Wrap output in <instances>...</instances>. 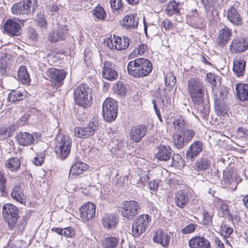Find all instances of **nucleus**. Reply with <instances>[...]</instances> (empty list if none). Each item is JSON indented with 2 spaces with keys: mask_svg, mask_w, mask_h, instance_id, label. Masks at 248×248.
<instances>
[{
  "mask_svg": "<svg viewBox=\"0 0 248 248\" xmlns=\"http://www.w3.org/2000/svg\"><path fill=\"white\" fill-rule=\"evenodd\" d=\"M190 248H211L209 241L202 236H195L189 241Z\"/></svg>",
  "mask_w": 248,
  "mask_h": 248,
  "instance_id": "nucleus-21",
  "label": "nucleus"
},
{
  "mask_svg": "<svg viewBox=\"0 0 248 248\" xmlns=\"http://www.w3.org/2000/svg\"><path fill=\"white\" fill-rule=\"evenodd\" d=\"M176 80L174 75L171 72L166 75L165 83L168 87L172 89L176 84Z\"/></svg>",
  "mask_w": 248,
  "mask_h": 248,
  "instance_id": "nucleus-47",
  "label": "nucleus"
},
{
  "mask_svg": "<svg viewBox=\"0 0 248 248\" xmlns=\"http://www.w3.org/2000/svg\"><path fill=\"white\" fill-rule=\"evenodd\" d=\"M227 18L230 22L235 26H241L242 19L237 10L231 7L227 11Z\"/></svg>",
  "mask_w": 248,
  "mask_h": 248,
  "instance_id": "nucleus-28",
  "label": "nucleus"
},
{
  "mask_svg": "<svg viewBox=\"0 0 248 248\" xmlns=\"http://www.w3.org/2000/svg\"><path fill=\"white\" fill-rule=\"evenodd\" d=\"M162 26L166 30H170L172 28L173 24L170 20L166 19L162 22Z\"/></svg>",
  "mask_w": 248,
  "mask_h": 248,
  "instance_id": "nucleus-61",
  "label": "nucleus"
},
{
  "mask_svg": "<svg viewBox=\"0 0 248 248\" xmlns=\"http://www.w3.org/2000/svg\"><path fill=\"white\" fill-rule=\"evenodd\" d=\"M248 45L247 41L240 38H235L230 46V49L233 53H240L247 49Z\"/></svg>",
  "mask_w": 248,
  "mask_h": 248,
  "instance_id": "nucleus-20",
  "label": "nucleus"
},
{
  "mask_svg": "<svg viewBox=\"0 0 248 248\" xmlns=\"http://www.w3.org/2000/svg\"><path fill=\"white\" fill-rule=\"evenodd\" d=\"M117 102L112 98H108L104 101L102 106L103 116L105 121L111 122L117 115Z\"/></svg>",
  "mask_w": 248,
  "mask_h": 248,
  "instance_id": "nucleus-4",
  "label": "nucleus"
},
{
  "mask_svg": "<svg viewBox=\"0 0 248 248\" xmlns=\"http://www.w3.org/2000/svg\"><path fill=\"white\" fill-rule=\"evenodd\" d=\"M67 33V27L65 26H59L56 31L49 33L48 39L50 42L55 43L58 41L64 40Z\"/></svg>",
  "mask_w": 248,
  "mask_h": 248,
  "instance_id": "nucleus-17",
  "label": "nucleus"
},
{
  "mask_svg": "<svg viewBox=\"0 0 248 248\" xmlns=\"http://www.w3.org/2000/svg\"><path fill=\"white\" fill-rule=\"evenodd\" d=\"M224 179L227 186L231 185L234 180L233 174L230 171H226L224 172Z\"/></svg>",
  "mask_w": 248,
  "mask_h": 248,
  "instance_id": "nucleus-53",
  "label": "nucleus"
},
{
  "mask_svg": "<svg viewBox=\"0 0 248 248\" xmlns=\"http://www.w3.org/2000/svg\"><path fill=\"white\" fill-rule=\"evenodd\" d=\"M172 138L173 143L177 148L181 149L184 146L186 142L181 132H175Z\"/></svg>",
  "mask_w": 248,
  "mask_h": 248,
  "instance_id": "nucleus-39",
  "label": "nucleus"
},
{
  "mask_svg": "<svg viewBox=\"0 0 248 248\" xmlns=\"http://www.w3.org/2000/svg\"><path fill=\"white\" fill-rule=\"evenodd\" d=\"M155 156L158 160L166 161L172 157V151L169 146L160 145L155 151Z\"/></svg>",
  "mask_w": 248,
  "mask_h": 248,
  "instance_id": "nucleus-16",
  "label": "nucleus"
},
{
  "mask_svg": "<svg viewBox=\"0 0 248 248\" xmlns=\"http://www.w3.org/2000/svg\"><path fill=\"white\" fill-rule=\"evenodd\" d=\"M17 77L18 79L24 84H28L30 81L29 74L25 66H21L18 71Z\"/></svg>",
  "mask_w": 248,
  "mask_h": 248,
  "instance_id": "nucleus-38",
  "label": "nucleus"
},
{
  "mask_svg": "<svg viewBox=\"0 0 248 248\" xmlns=\"http://www.w3.org/2000/svg\"><path fill=\"white\" fill-rule=\"evenodd\" d=\"M211 163L207 158H200L195 163L193 168L197 171H203L209 169Z\"/></svg>",
  "mask_w": 248,
  "mask_h": 248,
  "instance_id": "nucleus-35",
  "label": "nucleus"
},
{
  "mask_svg": "<svg viewBox=\"0 0 248 248\" xmlns=\"http://www.w3.org/2000/svg\"><path fill=\"white\" fill-rule=\"evenodd\" d=\"M186 143L191 140L195 135V132L192 129L189 128L188 126L181 132Z\"/></svg>",
  "mask_w": 248,
  "mask_h": 248,
  "instance_id": "nucleus-43",
  "label": "nucleus"
},
{
  "mask_svg": "<svg viewBox=\"0 0 248 248\" xmlns=\"http://www.w3.org/2000/svg\"><path fill=\"white\" fill-rule=\"evenodd\" d=\"M6 179L4 177L3 174L0 172V192L1 195L4 196L6 193L5 188Z\"/></svg>",
  "mask_w": 248,
  "mask_h": 248,
  "instance_id": "nucleus-55",
  "label": "nucleus"
},
{
  "mask_svg": "<svg viewBox=\"0 0 248 248\" xmlns=\"http://www.w3.org/2000/svg\"><path fill=\"white\" fill-rule=\"evenodd\" d=\"M38 6L37 0H23L13 5L11 10L13 14L31 16Z\"/></svg>",
  "mask_w": 248,
  "mask_h": 248,
  "instance_id": "nucleus-2",
  "label": "nucleus"
},
{
  "mask_svg": "<svg viewBox=\"0 0 248 248\" xmlns=\"http://www.w3.org/2000/svg\"><path fill=\"white\" fill-rule=\"evenodd\" d=\"M153 240L163 247L167 248L170 240V237L166 231L158 229L153 232Z\"/></svg>",
  "mask_w": 248,
  "mask_h": 248,
  "instance_id": "nucleus-15",
  "label": "nucleus"
},
{
  "mask_svg": "<svg viewBox=\"0 0 248 248\" xmlns=\"http://www.w3.org/2000/svg\"><path fill=\"white\" fill-rule=\"evenodd\" d=\"M97 121L93 118L89 124L84 127H76L74 129V134L78 138L85 139L92 136L98 129Z\"/></svg>",
  "mask_w": 248,
  "mask_h": 248,
  "instance_id": "nucleus-9",
  "label": "nucleus"
},
{
  "mask_svg": "<svg viewBox=\"0 0 248 248\" xmlns=\"http://www.w3.org/2000/svg\"><path fill=\"white\" fill-rule=\"evenodd\" d=\"M5 165L11 171H16L20 166V161L16 157L11 158L7 161Z\"/></svg>",
  "mask_w": 248,
  "mask_h": 248,
  "instance_id": "nucleus-41",
  "label": "nucleus"
},
{
  "mask_svg": "<svg viewBox=\"0 0 248 248\" xmlns=\"http://www.w3.org/2000/svg\"><path fill=\"white\" fill-rule=\"evenodd\" d=\"M18 143L22 146H29L34 143L41 138V135L35 133L34 135L29 132H20L16 136Z\"/></svg>",
  "mask_w": 248,
  "mask_h": 248,
  "instance_id": "nucleus-11",
  "label": "nucleus"
},
{
  "mask_svg": "<svg viewBox=\"0 0 248 248\" xmlns=\"http://www.w3.org/2000/svg\"><path fill=\"white\" fill-rule=\"evenodd\" d=\"M197 106V109L201 114V117L205 118L209 112V106L207 104H205L203 101L200 104H194Z\"/></svg>",
  "mask_w": 248,
  "mask_h": 248,
  "instance_id": "nucleus-45",
  "label": "nucleus"
},
{
  "mask_svg": "<svg viewBox=\"0 0 248 248\" xmlns=\"http://www.w3.org/2000/svg\"><path fill=\"white\" fill-rule=\"evenodd\" d=\"M118 239L115 237L109 236L105 238L102 241L104 248H114L118 244Z\"/></svg>",
  "mask_w": 248,
  "mask_h": 248,
  "instance_id": "nucleus-40",
  "label": "nucleus"
},
{
  "mask_svg": "<svg viewBox=\"0 0 248 248\" xmlns=\"http://www.w3.org/2000/svg\"><path fill=\"white\" fill-rule=\"evenodd\" d=\"M9 248H26V243L21 240L15 241Z\"/></svg>",
  "mask_w": 248,
  "mask_h": 248,
  "instance_id": "nucleus-57",
  "label": "nucleus"
},
{
  "mask_svg": "<svg viewBox=\"0 0 248 248\" xmlns=\"http://www.w3.org/2000/svg\"><path fill=\"white\" fill-rule=\"evenodd\" d=\"M139 62L138 59L134 61H131L129 62L127 66L128 74L132 77L136 78H141Z\"/></svg>",
  "mask_w": 248,
  "mask_h": 248,
  "instance_id": "nucleus-31",
  "label": "nucleus"
},
{
  "mask_svg": "<svg viewBox=\"0 0 248 248\" xmlns=\"http://www.w3.org/2000/svg\"><path fill=\"white\" fill-rule=\"evenodd\" d=\"M189 201L188 194L183 191H179L175 194L174 202L176 206L183 208L187 204Z\"/></svg>",
  "mask_w": 248,
  "mask_h": 248,
  "instance_id": "nucleus-29",
  "label": "nucleus"
},
{
  "mask_svg": "<svg viewBox=\"0 0 248 248\" xmlns=\"http://www.w3.org/2000/svg\"><path fill=\"white\" fill-rule=\"evenodd\" d=\"M178 4L174 0H172L167 4L166 12L167 14L169 16L178 13L179 10L178 9Z\"/></svg>",
  "mask_w": 248,
  "mask_h": 248,
  "instance_id": "nucleus-42",
  "label": "nucleus"
},
{
  "mask_svg": "<svg viewBox=\"0 0 248 248\" xmlns=\"http://www.w3.org/2000/svg\"><path fill=\"white\" fill-rule=\"evenodd\" d=\"M139 20L137 15H127L124 19V26L127 29L132 30L137 27Z\"/></svg>",
  "mask_w": 248,
  "mask_h": 248,
  "instance_id": "nucleus-34",
  "label": "nucleus"
},
{
  "mask_svg": "<svg viewBox=\"0 0 248 248\" xmlns=\"http://www.w3.org/2000/svg\"><path fill=\"white\" fill-rule=\"evenodd\" d=\"M105 43L110 49L117 50L125 49L129 45L127 38H122L115 35H114L112 38H108Z\"/></svg>",
  "mask_w": 248,
  "mask_h": 248,
  "instance_id": "nucleus-10",
  "label": "nucleus"
},
{
  "mask_svg": "<svg viewBox=\"0 0 248 248\" xmlns=\"http://www.w3.org/2000/svg\"><path fill=\"white\" fill-rule=\"evenodd\" d=\"M187 89L194 104H200L203 101L204 86L200 79L190 78L187 82Z\"/></svg>",
  "mask_w": 248,
  "mask_h": 248,
  "instance_id": "nucleus-1",
  "label": "nucleus"
},
{
  "mask_svg": "<svg viewBox=\"0 0 248 248\" xmlns=\"http://www.w3.org/2000/svg\"><path fill=\"white\" fill-rule=\"evenodd\" d=\"M56 144L55 152L61 158L65 159L70 154L72 140L67 136H63L61 140H57Z\"/></svg>",
  "mask_w": 248,
  "mask_h": 248,
  "instance_id": "nucleus-6",
  "label": "nucleus"
},
{
  "mask_svg": "<svg viewBox=\"0 0 248 248\" xmlns=\"http://www.w3.org/2000/svg\"><path fill=\"white\" fill-rule=\"evenodd\" d=\"M139 203L135 201H124L121 205V215L128 220H132L138 214Z\"/></svg>",
  "mask_w": 248,
  "mask_h": 248,
  "instance_id": "nucleus-8",
  "label": "nucleus"
},
{
  "mask_svg": "<svg viewBox=\"0 0 248 248\" xmlns=\"http://www.w3.org/2000/svg\"><path fill=\"white\" fill-rule=\"evenodd\" d=\"M245 63V62L241 59H237L234 61L233 70L237 77H240L244 75Z\"/></svg>",
  "mask_w": 248,
  "mask_h": 248,
  "instance_id": "nucleus-37",
  "label": "nucleus"
},
{
  "mask_svg": "<svg viewBox=\"0 0 248 248\" xmlns=\"http://www.w3.org/2000/svg\"><path fill=\"white\" fill-rule=\"evenodd\" d=\"M6 32L12 35H19L21 29L20 24L14 19H8L4 26Z\"/></svg>",
  "mask_w": 248,
  "mask_h": 248,
  "instance_id": "nucleus-22",
  "label": "nucleus"
},
{
  "mask_svg": "<svg viewBox=\"0 0 248 248\" xmlns=\"http://www.w3.org/2000/svg\"><path fill=\"white\" fill-rule=\"evenodd\" d=\"M202 222L203 224L210 225L212 222V215L206 211H204L202 213Z\"/></svg>",
  "mask_w": 248,
  "mask_h": 248,
  "instance_id": "nucleus-54",
  "label": "nucleus"
},
{
  "mask_svg": "<svg viewBox=\"0 0 248 248\" xmlns=\"http://www.w3.org/2000/svg\"><path fill=\"white\" fill-rule=\"evenodd\" d=\"M216 0H202L205 9H209L214 6Z\"/></svg>",
  "mask_w": 248,
  "mask_h": 248,
  "instance_id": "nucleus-60",
  "label": "nucleus"
},
{
  "mask_svg": "<svg viewBox=\"0 0 248 248\" xmlns=\"http://www.w3.org/2000/svg\"><path fill=\"white\" fill-rule=\"evenodd\" d=\"M214 108L218 116H223L227 112V108L223 100V93L218 91L214 95Z\"/></svg>",
  "mask_w": 248,
  "mask_h": 248,
  "instance_id": "nucleus-13",
  "label": "nucleus"
},
{
  "mask_svg": "<svg viewBox=\"0 0 248 248\" xmlns=\"http://www.w3.org/2000/svg\"><path fill=\"white\" fill-rule=\"evenodd\" d=\"M46 75L50 79L54 80L60 83L64 79L66 73L62 69L51 68L47 70Z\"/></svg>",
  "mask_w": 248,
  "mask_h": 248,
  "instance_id": "nucleus-26",
  "label": "nucleus"
},
{
  "mask_svg": "<svg viewBox=\"0 0 248 248\" xmlns=\"http://www.w3.org/2000/svg\"><path fill=\"white\" fill-rule=\"evenodd\" d=\"M171 119L172 127L175 132H181L188 126L187 123L182 116L173 117Z\"/></svg>",
  "mask_w": 248,
  "mask_h": 248,
  "instance_id": "nucleus-30",
  "label": "nucleus"
},
{
  "mask_svg": "<svg viewBox=\"0 0 248 248\" xmlns=\"http://www.w3.org/2000/svg\"><path fill=\"white\" fill-rule=\"evenodd\" d=\"M93 14L96 18L103 20L106 15L104 9L101 6H97L93 10Z\"/></svg>",
  "mask_w": 248,
  "mask_h": 248,
  "instance_id": "nucleus-50",
  "label": "nucleus"
},
{
  "mask_svg": "<svg viewBox=\"0 0 248 248\" xmlns=\"http://www.w3.org/2000/svg\"><path fill=\"white\" fill-rule=\"evenodd\" d=\"M10 194L13 199L19 203H23L24 202L25 195L21 184L15 186L11 190Z\"/></svg>",
  "mask_w": 248,
  "mask_h": 248,
  "instance_id": "nucleus-32",
  "label": "nucleus"
},
{
  "mask_svg": "<svg viewBox=\"0 0 248 248\" xmlns=\"http://www.w3.org/2000/svg\"><path fill=\"white\" fill-rule=\"evenodd\" d=\"M232 34L231 30L224 25L223 28L219 30L218 36L216 39L217 45L220 47L224 46L228 42Z\"/></svg>",
  "mask_w": 248,
  "mask_h": 248,
  "instance_id": "nucleus-18",
  "label": "nucleus"
},
{
  "mask_svg": "<svg viewBox=\"0 0 248 248\" xmlns=\"http://www.w3.org/2000/svg\"><path fill=\"white\" fill-rule=\"evenodd\" d=\"M43 162V159L42 157H35L33 160V163L36 166H40Z\"/></svg>",
  "mask_w": 248,
  "mask_h": 248,
  "instance_id": "nucleus-62",
  "label": "nucleus"
},
{
  "mask_svg": "<svg viewBox=\"0 0 248 248\" xmlns=\"http://www.w3.org/2000/svg\"><path fill=\"white\" fill-rule=\"evenodd\" d=\"M215 243L218 248H224V245L223 243L218 238H216L215 239Z\"/></svg>",
  "mask_w": 248,
  "mask_h": 248,
  "instance_id": "nucleus-64",
  "label": "nucleus"
},
{
  "mask_svg": "<svg viewBox=\"0 0 248 248\" xmlns=\"http://www.w3.org/2000/svg\"><path fill=\"white\" fill-rule=\"evenodd\" d=\"M140 70V77H144L148 76L152 71L153 69L151 62L148 59L143 58H138Z\"/></svg>",
  "mask_w": 248,
  "mask_h": 248,
  "instance_id": "nucleus-27",
  "label": "nucleus"
},
{
  "mask_svg": "<svg viewBox=\"0 0 248 248\" xmlns=\"http://www.w3.org/2000/svg\"><path fill=\"white\" fill-rule=\"evenodd\" d=\"M35 20L41 30H44L46 29L47 24L44 15L41 13L38 14L36 16Z\"/></svg>",
  "mask_w": 248,
  "mask_h": 248,
  "instance_id": "nucleus-49",
  "label": "nucleus"
},
{
  "mask_svg": "<svg viewBox=\"0 0 248 248\" xmlns=\"http://www.w3.org/2000/svg\"><path fill=\"white\" fill-rule=\"evenodd\" d=\"M102 222L105 228L113 229L119 222V217L114 214H106L102 218Z\"/></svg>",
  "mask_w": 248,
  "mask_h": 248,
  "instance_id": "nucleus-23",
  "label": "nucleus"
},
{
  "mask_svg": "<svg viewBox=\"0 0 248 248\" xmlns=\"http://www.w3.org/2000/svg\"><path fill=\"white\" fill-rule=\"evenodd\" d=\"M10 65L9 60L6 57H1L0 59V74L4 75L7 72Z\"/></svg>",
  "mask_w": 248,
  "mask_h": 248,
  "instance_id": "nucleus-46",
  "label": "nucleus"
},
{
  "mask_svg": "<svg viewBox=\"0 0 248 248\" xmlns=\"http://www.w3.org/2000/svg\"><path fill=\"white\" fill-rule=\"evenodd\" d=\"M24 95L19 91H12L8 95V99L9 101L15 102L22 100Z\"/></svg>",
  "mask_w": 248,
  "mask_h": 248,
  "instance_id": "nucleus-44",
  "label": "nucleus"
},
{
  "mask_svg": "<svg viewBox=\"0 0 248 248\" xmlns=\"http://www.w3.org/2000/svg\"><path fill=\"white\" fill-rule=\"evenodd\" d=\"M151 217L148 215L139 216L134 221L132 227V233L135 237H138L149 227Z\"/></svg>",
  "mask_w": 248,
  "mask_h": 248,
  "instance_id": "nucleus-5",
  "label": "nucleus"
},
{
  "mask_svg": "<svg viewBox=\"0 0 248 248\" xmlns=\"http://www.w3.org/2000/svg\"><path fill=\"white\" fill-rule=\"evenodd\" d=\"M214 204L217 208L218 214L220 217H227L231 215L229 206L221 199L215 198Z\"/></svg>",
  "mask_w": 248,
  "mask_h": 248,
  "instance_id": "nucleus-24",
  "label": "nucleus"
},
{
  "mask_svg": "<svg viewBox=\"0 0 248 248\" xmlns=\"http://www.w3.org/2000/svg\"><path fill=\"white\" fill-rule=\"evenodd\" d=\"M63 234L66 237L72 238L75 235V230L71 227L64 228Z\"/></svg>",
  "mask_w": 248,
  "mask_h": 248,
  "instance_id": "nucleus-58",
  "label": "nucleus"
},
{
  "mask_svg": "<svg viewBox=\"0 0 248 248\" xmlns=\"http://www.w3.org/2000/svg\"><path fill=\"white\" fill-rule=\"evenodd\" d=\"M198 225L197 224L193 223L189 224L182 229V232L184 234H188L192 233L195 231L196 227Z\"/></svg>",
  "mask_w": 248,
  "mask_h": 248,
  "instance_id": "nucleus-56",
  "label": "nucleus"
},
{
  "mask_svg": "<svg viewBox=\"0 0 248 248\" xmlns=\"http://www.w3.org/2000/svg\"><path fill=\"white\" fill-rule=\"evenodd\" d=\"M237 96L241 101L248 100V84H237L235 87Z\"/></svg>",
  "mask_w": 248,
  "mask_h": 248,
  "instance_id": "nucleus-33",
  "label": "nucleus"
},
{
  "mask_svg": "<svg viewBox=\"0 0 248 248\" xmlns=\"http://www.w3.org/2000/svg\"><path fill=\"white\" fill-rule=\"evenodd\" d=\"M111 8L113 11H118L123 7V3L121 0H110Z\"/></svg>",
  "mask_w": 248,
  "mask_h": 248,
  "instance_id": "nucleus-52",
  "label": "nucleus"
},
{
  "mask_svg": "<svg viewBox=\"0 0 248 248\" xmlns=\"http://www.w3.org/2000/svg\"><path fill=\"white\" fill-rule=\"evenodd\" d=\"M18 208L12 204L7 203L3 206V216L11 229L13 228L16 224L18 217Z\"/></svg>",
  "mask_w": 248,
  "mask_h": 248,
  "instance_id": "nucleus-7",
  "label": "nucleus"
},
{
  "mask_svg": "<svg viewBox=\"0 0 248 248\" xmlns=\"http://www.w3.org/2000/svg\"><path fill=\"white\" fill-rule=\"evenodd\" d=\"M206 78L207 80L209 83H210L211 84L213 85L214 86L216 85L217 83V76L210 73L207 74Z\"/></svg>",
  "mask_w": 248,
  "mask_h": 248,
  "instance_id": "nucleus-59",
  "label": "nucleus"
},
{
  "mask_svg": "<svg viewBox=\"0 0 248 248\" xmlns=\"http://www.w3.org/2000/svg\"><path fill=\"white\" fill-rule=\"evenodd\" d=\"M88 169V166L83 162H76L72 166L70 170V175H78L86 171Z\"/></svg>",
  "mask_w": 248,
  "mask_h": 248,
  "instance_id": "nucleus-36",
  "label": "nucleus"
},
{
  "mask_svg": "<svg viewBox=\"0 0 248 248\" xmlns=\"http://www.w3.org/2000/svg\"><path fill=\"white\" fill-rule=\"evenodd\" d=\"M96 206L94 203L88 202L83 204L80 208V217L85 221L92 219L95 215Z\"/></svg>",
  "mask_w": 248,
  "mask_h": 248,
  "instance_id": "nucleus-14",
  "label": "nucleus"
},
{
  "mask_svg": "<svg viewBox=\"0 0 248 248\" xmlns=\"http://www.w3.org/2000/svg\"><path fill=\"white\" fill-rule=\"evenodd\" d=\"M149 186L151 190H155L158 187V185L155 181H151L149 184Z\"/></svg>",
  "mask_w": 248,
  "mask_h": 248,
  "instance_id": "nucleus-63",
  "label": "nucleus"
},
{
  "mask_svg": "<svg viewBox=\"0 0 248 248\" xmlns=\"http://www.w3.org/2000/svg\"><path fill=\"white\" fill-rule=\"evenodd\" d=\"M102 74L104 78L109 80L116 79L118 77V73L112 63L108 61L103 63Z\"/></svg>",
  "mask_w": 248,
  "mask_h": 248,
  "instance_id": "nucleus-19",
  "label": "nucleus"
},
{
  "mask_svg": "<svg viewBox=\"0 0 248 248\" xmlns=\"http://www.w3.org/2000/svg\"><path fill=\"white\" fill-rule=\"evenodd\" d=\"M113 88L114 92L118 95L123 96L126 94V88L123 83L121 82H117L114 86Z\"/></svg>",
  "mask_w": 248,
  "mask_h": 248,
  "instance_id": "nucleus-48",
  "label": "nucleus"
},
{
  "mask_svg": "<svg viewBox=\"0 0 248 248\" xmlns=\"http://www.w3.org/2000/svg\"><path fill=\"white\" fill-rule=\"evenodd\" d=\"M202 149V144L200 141H195L192 143L186 153V158L193 161Z\"/></svg>",
  "mask_w": 248,
  "mask_h": 248,
  "instance_id": "nucleus-25",
  "label": "nucleus"
},
{
  "mask_svg": "<svg viewBox=\"0 0 248 248\" xmlns=\"http://www.w3.org/2000/svg\"><path fill=\"white\" fill-rule=\"evenodd\" d=\"M148 47L145 44H141L135 48L131 54V55L137 56L138 55H142L147 52Z\"/></svg>",
  "mask_w": 248,
  "mask_h": 248,
  "instance_id": "nucleus-51",
  "label": "nucleus"
},
{
  "mask_svg": "<svg viewBox=\"0 0 248 248\" xmlns=\"http://www.w3.org/2000/svg\"><path fill=\"white\" fill-rule=\"evenodd\" d=\"M147 126L144 124L132 126L129 132L130 139L134 142H140L146 135Z\"/></svg>",
  "mask_w": 248,
  "mask_h": 248,
  "instance_id": "nucleus-12",
  "label": "nucleus"
},
{
  "mask_svg": "<svg viewBox=\"0 0 248 248\" xmlns=\"http://www.w3.org/2000/svg\"><path fill=\"white\" fill-rule=\"evenodd\" d=\"M91 89L86 84H81L74 91V98L76 103L83 107H88L91 105Z\"/></svg>",
  "mask_w": 248,
  "mask_h": 248,
  "instance_id": "nucleus-3",
  "label": "nucleus"
}]
</instances>
